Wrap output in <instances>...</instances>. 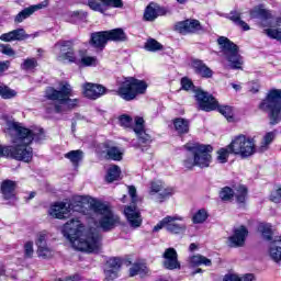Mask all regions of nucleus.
Returning <instances> with one entry per match:
<instances>
[{"mask_svg":"<svg viewBox=\"0 0 281 281\" xmlns=\"http://www.w3.org/2000/svg\"><path fill=\"white\" fill-rule=\"evenodd\" d=\"M87 204L94 214H100L101 217L99 218L98 227H100L102 232H111V229H115V227L120 225V216L113 212L111 205L87 196H80L68 206L65 202H57L50 205L48 214L53 218L59 220L67 218L71 210L80 214H89V211L85 207Z\"/></svg>","mask_w":281,"mask_h":281,"instance_id":"f257e3e1","label":"nucleus"},{"mask_svg":"<svg viewBox=\"0 0 281 281\" xmlns=\"http://www.w3.org/2000/svg\"><path fill=\"white\" fill-rule=\"evenodd\" d=\"M63 235L72 247L86 254H98L102 247V236L95 228H87L79 218H71L63 226Z\"/></svg>","mask_w":281,"mask_h":281,"instance_id":"f03ea898","label":"nucleus"},{"mask_svg":"<svg viewBox=\"0 0 281 281\" xmlns=\"http://www.w3.org/2000/svg\"><path fill=\"white\" fill-rule=\"evenodd\" d=\"M8 128L12 133V143L14 144V146H11V159L30 164V161H32V157H34V153L32 151L30 144H32L33 140L41 142V139H45L43 130L34 132L14 121L8 122Z\"/></svg>","mask_w":281,"mask_h":281,"instance_id":"7ed1b4c3","label":"nucleus"},{"mask_svg":"<svg viewBox=\"0 0 281 281\" xmlns=\"http://www.w3.org/2000/svg\"><path fill=\"white\" fill-rule=\"evenodd\" d=\"M187 158L183 160L184 168L191 170L194 166L198 168H210L212 164V146L198 143H188L184 145Z\"/></svg>","mask_w":281,"mask_h":281,"instance_id":"20e7f679","label":"nucleus"},{"mask_svg":"<svg viewBox=\"0 0 281 281\" xmlns=\"http://www.w3.org/2000/svg\"><path fill=\"white\" fill-rule=\"evenodd\" d=\"M45 95L47 100L59 102V104L55 105L56 113H63V111H67V109L78 106V99H69V95H71V86L68 82H61L60 90L48 87L45 91Z\"/></svg>","mask_w":281,"mask_h":281,"instance_id":"39448f33","label":"nucleus"},{"mask_svg":"<svg viewBox=\"0 0 281 281\" xmlns=\"http://www.w3.org/2000/svg\"><path fill=\"white\" fill-rule=\"evenodd\" d=\"M260 111L268 113L270 126L281 122V89H272L267 98L259 104Z\"/></svg>","mask_w":281,"mask_h":281,"instance_id":"423d86ee","label":"nucleus"},{"mask_svg":"<svg viewBox=\"0 0 281 281\" xmlns=\"http://www.w3.org/2000/svg\"><path fill=\"white\" fill-rule=\"evenodd\" d=\"M146 89H148V83H146V81L130 77L125 79L119 88L117 95H120L122 100L131 102L135 100L137 95H144Z\"/></svg>","mask_w":281,"mask_h":281,"instance_id":"0eeeda50","label":"nucleus"},{"mask_svg":"<svg viewBox=\"0 0 281 281\" xmlns=\"http://www.w3.org/2000/svg\"><path fill=\"white\" fill-rule=\"evenodd\" d=\"M228 150L233 155H239L243 159H247L256 153V140L246 135H238L228 145Z\"/></svg>","mask_w":281,"mask_h":281,"instance_id":"6e6552de","label":"nucleus"},{"mask_svg":"<svg viewBox=\"0 0 281 281\" xmlns=\"http://www.w3.org/2000/svg\"><path fill=\"white\" fill-rule=\"evenodd\" d=\"M217 43L222 47V52L229 63L231 69H243L244 61L243 56L238 54V45L225 36L218 37Z\"/></svg>","mask_w":281,"mask_h":281,"instance_id":"1a4fd4ad","label":"nucleus"},{"mask_svg":"<svg viewBox=\"0 0 281 281\" xmlns=\"http://www.w3.org/2000/svg\"><path fill=\"white\" fill-rule=\"evenodd\" d=\"M175 194V190L172 188H165L164 182L161 181H153L149 187V196L156 203H164L166 199H170Z\"/></svg>","mask_w":281,"mask_h":281,"instance_id":"9d476101","label":"nucleus"},{"mask_svg":"<svg viewBox=\"0 0 281 281\" xmlns=\"http://www.w3.org/2000/svg\"><path fill=\"white\" fill-rule=\"evenodd\" d=\"M55 49L59 50V55L57 56L59 63L68 61L77 64L78 57L74 53V48H71V42H58L55 44Z\"/></svg>","mask_w":281,"mask_h":281,"instance_id":"9b49d317","label":"nucleus"},{"mask_svg":"<svg viewBox=\"0 0 281 281\" xmlns=\"http://www.w3.org/2000/svg\"><path fill=\"white\" fill-rule=\"evenodd\" d=\"M195 98L202 111H215V109L218 106V101H216V99L210 94V92L198 89L195 91Z\"/></svg>","mask_w":281,"mask_h":281,"instance_id":"f8f14e48","label":"nucleus"},{"mask_svg":"<svg viewBox=\"0 0 281 281\" xmlns=\"http://www.w3.org/2000/svg\"><path fill=\"white\" fill-rule=\"evenodd\" d=\"M175 30L179 32V34H196L203 32V26L199 20H184L177 22Z\"/></svg>","mask_w":281,"mask_h":281,"instance_id":"ddd939ff","label":"nucleus"},{"mask_svg":"<svg viewBox=\"0 0 281 281\" xmlns=\"http://www.w3.org/2000/svg\"><path fill=\"white\" fill-rule=\"evenodd\" d=\"M164 267L169 271H175V269H181V263L179 262V255L175 248H167L162 255Z\"/></svg>","mask_w":281,"mask_h":281,"instance_id":"4468645a","label":"nucleus"},{"mask_svg":"<svg viewBox=\"0 0 281 281\" xmlns=\"http://www.w3.org/2000/svg\"><path fill=\"white\" fill-rule=\"evenodd\" d=\"M101 150L106 154V159H111L112 161H122L124 157V148L114 146L111 142L101 144Z\"/></svg>","mask_w":281,"mask_h":281,"instance_id":"2eb2a0df","label":"nucleus"},{"mask_svg":"<svg viewBox=\"0 0 281 281\" xmlns=\"http://www.w3.org/2000/svg\"><path fill=\"white\" fill-rule=\"evenodd\" d=\"M82 89L85 98H89L90 100H98V98H101V95H104V93H106V88L90 82L85 83L82 86Z\"/></svg>","mask_w":281,"mask_h":281,"instance_id":"dca6fc26","label":"nucleus"},{"mask_svg":"<svg viewBox=\"0 0 281 281\" xmlns=\"http://www.w3.org/2000/svg\"><path fill=\"white\" fill-rule=\"evenodd\" d=\"M124 214L131 227H134V228L142 227V223H143L142 213H139V210H137V206L135 205L126 206L124 209Z\"/></svg>","mask_w":281,"mask_h":281,"instance_id":"f3484780","label":"nucleus"},{"mask_svg":"<svg viewBox=\"0 0 281 281\" xmlns=\"http://www.w3.org/2000/svg\"><path fill=\"white\" fill-rule=\"evenodd\" d=\"M167 218L169 220V222H167V232H169V234H186L188 225L177 223V221H184L183 216L173 215L167 216Z\"/></svg>","mask_w":281,"mask_h":281,"instance_id":"a211bd4d","label":"nucleus"},{"mask_svg":"<svg viewBox=\"0 0 281 281\" xmlns=\"http://www.w3.org/2000/svg\"><path fill=\"white\" fill-rule=\"evenodd\" d=\"M248 234L249 231L245 226L236 228L234 235L228 238L229 247H243Z\"/></svg>","mask_w":281,"mask_h":281,"instance_id":"6ab92c4d","label":"nucleus"},{"mask_svg":"<svg viewBox=\"0 0 281 281\" xmlns=\"http://www.w3.org/2000/svg\"><path fill=\"white\" fill-rule=\"evenodd\" d=\"M191 67L198 76H201V78H212L214 76V71L201 59H193Z\"/></svg>","mask_w":281,"mask_h":281,"instance_id":"aec40b11","label":"nucleus"},{"mask_svg":"<svg viewBox=\"0 0 281 281\" xmlns=\"http://www.w3.org/2000/svg\"><path fill=\"white\" fill-rule=\"evenodd\" d=\"M78 67H95L98 65V57L90 56V54L81 49L78 52L77 64Z\"/></svg>","mask_w":281,"mask_h":281,"instance_id":"412c9836","label":"nucleus"},{"mask_svg":"<svg viewBox=\"0 0 281 281\" xmlns=\"http://www.w3.org/2000/svg\"><path fill=\"white\" fill-rule=\"evenodd\" d=\"M0 190L4 201H11L16 198V182L12 180L2 181Z\"/></svg>","mask_w":281,"mask_h":281,"instance_id":"4be33fe9","label":"nucleus"},{"mask_svg":"<svg viewBox=\"0 0 281 281\" xmlns=\"http://www.w3.org/2000/svg\"><path fill=\"white\" fill-rule=\"evenodd\" d=\"M43 8H47V1L25 8L15 16V23H23L25 19L32 16L33 12H36V10H43Z\"/></svg>","mask_w":281,"mask_h":281,"instance_id":"5701e85b","label":"nucleus"},{"mask_svg":"<svg viewBox=\"0 0 281 281\" xmlns=\"http://www.w3.org/2000/svg\"><path fill=\"white\" fill-rule=\"evenodd\" d=\"M27 37L29 36L25 34V30L16 29L0 35V41H3L4 43H12V41H25Z\"/></svg>","mask_w":281,"mask_h":281,"instance_id":"b1692460","label":"nucleus"},{"mask_svg":"<svg viewBox=\"0 0 281 281\" xmlns=\"http://www.w3.org/2000/svg\"><path fill=\"white\" fill-rule=\"evenodd\" d=\"M106 43H109L106 31L95 32L91 34L90 44L92 45V47H97L98 49H104Z\"/></svg>","mask_w":281,"mask_h":281,"instance_id":"393cba45","label":"nucleus"},{"mask_svg":"<svg viewBox=\"0 0 281 281\" xmlns=\"http://www.w3.org/2000/svg\"><path fill=\"white\" fill-rule=\"evenodd\" d=\"M243 14H244L243 10L235 9L229 12L227 19H229V21L235 23V25H238V27H241V30H244V32H249V24H247V22L243 21Z\"/></svg>","mask_w":281,"mask_h":281,"instance_id":"a878e982","label":"nucleus"},{"mask_svg":"<svg viewBox=\"0 0 281 281\" xmlns=\"http://www.w3.org/2000/svg\"><path fill=\"white\" fill-rule=\"evenodd\" d=\"M268 255L274 262H281V237L270 243Z\"/></svg>","mask_w":281,"mask_h":281,"instance_id":"bb28decb","label":"nucleus"},{"mask_svg":"<svg viewBox=\"0 0 281 281\" xmlns=\"http://www.w3.org/2000/svg\"><path fill=\"white\" fill-rule=\"evenodd\" d=\"M251 19H260L261 21H269L271 12L265 9V4H259L249 11Z\"/></svg>","mask_w":281,"mask_h":281,"instance_id":"cd10ccee","label":"nucleus"},{"mask_svg":"<svg viewBox=\"0 0 281 281\" xmlns=\"http://www.w3.org/2000/svg\"><path fill=\"white\" fill-rule=\"evenodd\" d=\"M173 127L177 135H188L190 133V121L177 117L173 120Z\"/></svg>","mask_w":281,"mask_h":281,"instance_id":"c85d7f7f","label":"nucleus"},{"mask_svg":"<svg viewBox=\"0 0 281 281\" xmlns=\"http://www.w3.org/2000/svg\"><path fill=\"white\" fill-rule=\"evenodd\" d=\"M188 262L189 267H212V260L200 254L189 257Z\"/></svg>","mask_w":281,"mask_h":281,"instance_id":"c756f323","label":"nucleus"},{"mask_svg":"<svg viewBox=\"0 0 281 281\" xmlns=\"http://www.w3.org/2000/svg\"><path fill=\"white\" fill-rule=\"evenodd\" d=\"M105 34L108 41H114L115 43H124V41H127L126 33L122 29L105 31Z\"/></svg>","mask_w":281,"mask_h":281,"instance_id":"7c9ffc66","label":"nucleus"},{"mask_svg":"<svg viewBox=\"0 0 281 281\" xmlns=\"http://www.w3.org/2000/svg\"><path fill=\"white\" fill-rule=\"evenodd\" d=\"M273 139H276V132H268L262 137L259 147L257 148L258 153H267V149L271 144H273Z\"/></svg>","mask_w":281,"mask_h":281,"instance_id":"2f4dec72","label":"nucleus"},{"mask_svg":"<svg viewBox=\"0 0 281 281\" xmlns=\"http://www.w3.org/2000/svg\"><path fill=\"white\" fill-rule=\"evenodd\" d=\"M258 232L261 233V236L265 240H273V226H271V224H259Z\"/></svg>","mask_w":281,"mask_h":281,"instance_id":"473e14b6","label":"nucleus"},{"mask_svg":"<svg viewBox=\"0 0 281 281\" xmlns=\"http://www.w3.org/2000/svg\"><path fill=\"white\" fill-rule=\"evenodd\" d=\"M159 5L156 3H149V5L146 8L145 13H144V19L145 21H155L158 14Z\"/></svg>","mask_w":281,"mask_h":281,"instance_id":"72a5a7b5","label":"nucleus"},{"mask_svg":"<svg viewBox=\"0 0 281 281\" xmlns=\"http://www.w3.org/2000/svg\"><path fill=\"white\" fill-rule=\"evenodd\" d=\"M146 273H148V267H146V263H134L130 268L131 278H134V276H146Z\"/></svg>","mask_w":281,"mask_h":281,"instance_id":"f704fd0d","label":"nucleus"},{"mask_svg":"<svg viewBox=\"0 0 281 281\" xmlns=\"http://www.w3.org/2000/svg\"><path fill=\"white\" fill-rule=\"evenodd\" d=\"M0 98L2 100H12V98H16V90L5 86V83H0Z\"/></svg>","mask_w":281,"mask_h":281,"instance_id":"c9c22d12","label":"nucleus"},{"mask_svg":"<svg viewBox=\"0 0 281 281\" xmlns=\"http://www.w3.org/2000/svg\"><path fill=\"white\" fill-rule=\"evenodd\" d=\"M120 175H122L120 167L116 165L111 166L108 169V175L105 177V180L108 181V183H113V181H117V179H120Z\"/></svg>","mask_w":281,"mask_h":281,"instance_id":"e433bc0d","label":"nucleus"},{"mask_svg":"<svg viewBox=\"0 0 281 281\" xmlns=\"http://www.w3.org/2000/svg\"><path fill=\"white\" fill-rule=\"evenodd\" d=\"M83 153L80 149L71 150L65 154V158L72 162V166H78L82 161Z\"/></svg>","mask_w":281,"mask_h":281,"instance_id":"4c0bfd02","label":"nucleus"},{"mask_svg":"<svg viewBox=\"0 0 281 281\" xmlns=\"http://www.w3.org/2000/svg\"><path fill=\"white\" fill-rule=\"evenodd\" d=\"M234 196L237 203H245L247 201V187L238 186L234 191Z\"/></svg>","mask_w":281,"mask_h":281,"instance_id":"58836bf2","label":"nucleus"},{"mask_svg":"<svg viewBox=\"0 0 281 281\" xmlns=\"http://www.w3.org/2000/svg\"><path fill=\"white\" fill-rule=\"evenodd\" d=\"M206 221H207V211H205V209H200L192 216V223H194V225H201V223H205Z\"/></svg>","mask_w":281,"mask_h":281,"instance_id":"ea45409f","label":"nucleus"},{"mask_svg":"<svg viewBox=\"0 0 281 281\" xmlns=\"http://www.w3.org/2000/svg\"><path fill=\"white\" fill-rule=\"evenodd\" d=\"M216 109L218 113H221V115L227 119L228 122H232L234 120V110L232 109V106L229 105L218 106V103H217Z\"/></svg>","mask_w":281,"mask_h":281,"instance_id":"a19ab883","label":"nucleus"},{"mask_svg":"<svg viewBox=\"0 0 281 281\" xmlns=\"http://www.w3.org/2000/svg\"><path fill=\"white\" fill-rule=\"evenodd\" d=\"M145 49L147 52H159L164 49V45H161V43L157 42L155 38H149L145 43Z\"/></svg>","mask_w":281,"mask_h":281,"instance_id":"79ce46f5","label":"nucleus"},{"mask_svg":"<svg viewBox=\"0 0 281 281\" xmlns=\"http://www.w3.org/2000/svg\"><path fill=\"white\" fill-rule=\"evenodd\" d=\"M101 5H103L104 12H106V9L104 8H124V2L122 0H99Z\"/></svg>","mask_w":281,"mask_h":281,"instance_id":"37998d69","label":"nucleus"},{"mask_svg":"<svg viewBox=\"0 0 281 281\" xmlns=\"http://www.w3.org/2000/svg\"><path fill=\"white\" fill-rule=\"evenodd\" d=\"M87 5L90 8V10H93V12L104 14V5L102 2H100V0H87Z\"/></svg>","mask_w":281,"mask_h":281,"instance_id":"c03bdc74","label":"nucleus"},{"mask_svg":"<svg viewBox=\"0 0 281 281\" xmlns=\"http://www.w3.org/2000/svg\"><path fill=\"white\" fill-rule=\"evenodd\" d=\"M252 280H254V274L248 273V274H245L244 277H238L236 274H226L223 281H252Z\"/></svg>","mask_w":281,"mask_h":281,"instance_id":"a18cd8bd","label":"nucleus"},{"mask_svg":"<svg viewBox=\"0 0 281 281\" xmlns=\"http://www.w3.org/2000/svg\"><path fill=\"white\" fill-rule=\"evenodd\" d=\"M37 256L40 258H52L54 256V250H52V248H49L47 244L44 246H38Z\"/></svg>","mask_w":281,"mask_h":281,"instance_id":"49530a36","label":"nucleus"},{"mask_svg":"<svg viewBox=\"0 0 281 281\" xmlns=\"http://www.w3.org/2000/svg\"><path fill=\"white\" fill-rule=\"evenodd\" d=\"M220 199H222V201H232V199H234V190L229 187L223 188L220 192Z\"/></svg>","mask_w":281,"mask_h":281,"instance_id":"de8ad7c7","label":"nucleus"},{"mask_svg":"<svg viewBox=\"0 0 281 281\" xmlns=\"http://www.w3.org/2000/svg\"><path fill=\"white\" fill-rule=\"evenodd\" d=\"M120 267H122V259L117 257H113L106 261L105 268L108 269H114L116 271H120Z\"/></svg>","mask_w":281,"mask_h":281,"instance_id":"09e8293b","label":"nucleus"},{"mask_svg":"<svg viewBox=\"0 0 281 281\" xmlns=\"http://www.w3.org/2000/svg\"><path fill=\"white\" fill-rule=\"evenodd\" d=\"M139 144H150L153 142V137L146 133V131L140 130L139 132H135Z\"/></svg>","mask_w":281,"mask_h":281,"instance_id":"8fccbe9b","label":"nucleus"},{"mask_svg":"<svg viewBox=\"0 0 281 281\" xmlns=\"http://www.w3.org/2000/svg\"><path fill=\"white\" fill-rule=\"evenodd\" d=\"M229 146L227 148H222L217 151V161L220 164H227V158L229 157Z\"/></svg>","mask_w":281,"mask_h":281,"instance_id":"3c124183","label":"nucleus"},{"mask_svg":"<svg viewBox=\"0 0 281 281\" xmlns=\"http://www.w3.org/2000/svg\"><path fill=\"white\" fill-rule=\"evenodd\" d=\"M37 66H38V61H36V58H27L21 65V69H24L25 71H27L30 69H35V67Z\"/></svg>","mask_w":281,"mask_h":281,"instance_id":"603ef678","label":"nucleus"},{"mask_svg":"<svg viewBox=\"0 0 281 281\" xmlns=\"http://www.w3.org/2000/svg\"><path fill=\"white\" fill-rule=\"evenodd\" d=\"M34 256V243L33 241H26L24 244V257L25 258H32Z\"/></svg>","mask_w":281,"mask_h":281,"instance_id":"864d4df0","label":"nucleus"},{"mask_svg":"<svg viewBox=\"0 0 281 281\" xmlns=\"http://www.w3.org/2000/svg\"><path fill=\"white\" fill-rule=\"evenodd\" d=\"M120 270H115L113 268H106L104 269V276L105 280H115L117 278V273Z\"/></svg>","mask_w":281,"mask_h":281,"instance_id":"5fc2aeb1","label":"nucleus"},{"mask_svg":"<svg viewBox=\"0 0 281 281\" xmlns=\"http://www.w3.org/2000/svg\"><path fill=\"white\" fill-rule=\"evenodd\" d=\"M168 223H170V220L166 216L156 226H154L153 232H160L164 227L168 231Z\"/></svg>","mask_w":281,"mask_h":281,"instance_id":"6e6d98bb","label":"nucleus"},{"mask_svg":"<svg viewBox=\"0 0 281 281\" xmlns=\"http://www.w3.org/2000/svg\"><path fill=\"white\" fill-rule=\"evenodd\" d=\"M0 52L5 56H14L15 54L14 49H12V46H10V44H0Z\"/></svg>","mask_w":281,"mask_h":281,"instance_id":"4d7b16f0","label":"nucleus"},{"mask_svg":"<svg viewBox=\"0 0 281 281\" xmlns=\"http://www.w3.org/2000/svg\"><path fill=\"white\" fill-rule=\"evenodd\" d=\"M139 131H144V117L136 116L135 117L134 133H139Z\"/></svg>","mask_w":281,"mask_h":281,"instance_id":"13d9d810","label":"nucleus"},{"mask_svg":"<svg viewBox=\"0 0 281 281\" xmlns=\"http://www.w3.org/2000/svg\"><path fill=\"white\" fill-rule=\"evenodd\" d=\"M181 87L184 89V91H190L194 85L192 83V80H190L188 77H183L181 79Z\"/></svg>","mask_w":281,"mask_h":281,"instance_id":"bf43d9fd","label":"nucleus"},{"mask_svg":"<svg viewBox=\"0 0 281 281\" xmlns=\"http://www.w3.org/2000/svg\"><path fill=\"white\" fill-rule=\"evenodd\" d=\"M35 244L37 247H43V246L47 245V235L45 233H41L37 236Z\"/></svg>","mask_w":281,"mask_h":281,"instance_id":"052dcab7","label":"nucleus"},{"mask_svg":"<svg viewBox=\"0 0 281 281\" xmlns=\"http://www.w3.org/2000/svg\"><path fill=\"white\" fill-rule=\"evenodd\" d=\"M270 201H272V203H280V201H281V188L277 189L276 192L271 193Z\"/></svg>","mask_w":281,"mask_h":281,"instance_id":"680f3d73","label":"nucleus"},{"mask_svg":"<svg viewBox=\"0 0 281 281\" xmlns=\"http://www.w3.org/2000/svg\"><path fill=\"white\" fill-rule=\"evenodd\" d=\"M11 151H12V146L0 145V159L1 157H10Z\"/></svg>","mask_w":281,"mask_h":281,"instance_id":"e2e57ef3","label":"nucleus"},{"mask_svg":"<svg viewBox=\"0 0 281 281\" xmlns=\"http://www.w3.org/2000/svg\"><path fill=\"white\" fill-rule=\"evenodd\" d=\"M128 194L132 199V203H137V189L135 187H128Z\"/></svg>","mask_w":281,"mask_h":281,"instance_id":"0e129e2a","label":"nucleus"},{"mask_svg":"<svg viewBox=\"0 0 281 281\" xmlns=\"http://www.w3.org/2000/svg\"><path fill=\"white\" fill-rule=\"evenodd\" d=\"M120 122L123 126L128 127V126H131V123L133 122V119H131V116H128V115H122L120 117Z\"/></svg>","mask_w":281,"mask_h":281,"instance_id":"69168bd1","label":"nucleus"},{"mask_svg":"<svg viewBox=\"0 0 281 281\" xmlns=\"http://www.w3.org/2000/svg\"><path fill=\"white\" fill-rule=\"evenodd\" d=\"M10 69V61H0V74H3V71H8Z\"/></svg>","mask_w":281,"mask_h":281,"instance_id":"338daca9","label":"nucleus"},{"mask_svg":"<svg viewBox=\"0 0 281 281\" xmlns=\"http://www.w3.org/2000/svg\"><path fill=\"white\" fill-rule=\"evenodd\" d=\"M80 280V276H74L66 279V281H78Z\"/></svg>","mask_w":281,"mask_h":281,"instance_id":"774afa93","label":"nucleus"}]
</instances>
